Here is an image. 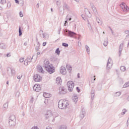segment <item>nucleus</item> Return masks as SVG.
<instances>
[{
	"instance_id": "f257e3e1",
	"label": "nucleus",
	"mask_w": 129,
	"mask_h": 129,
	"mask_svg": "<svg viewBox=\"0 0 129 129\" xmlns=\"http://www.w3.org/2000/svg\"><path fill=\"white\" fill-rule=\"evenodd\" d=\"M69 105L68 101L66 100H60L58 102V108L60 109H66Z\"/></svg>"
},
{
	"instance_id": "f03ea898",
	"label": "nucleus",
	"mask_w": 129,
	"mask_h": 129,
	"mask_svg": "<svg viewBox=\"0 0 129 129\" xmlns=\"http://www.w3.org/2000/svg\"><path fill=\"white\" fill-rule=\"evenodd\" d=\"M45 116L46 119L49 118V117H56V116H58V114L56 112H53L51 110L47 111L46 113L45 114Z\"/></svg>"
},
{
	"instance_id": "7ed1b4c3",
	"label": "nucleus",
	"mask_w": 129,
	"mask_h": 129,
	"mask_svg": "<svg viewBox=\"0 0 129 129\" xmlns=\"http://www.w3.org/2000/svg\"><path fill=\"white\" fill-rule=\"evenodd\" d=\"M67 86L70 92H72V90H73V88H74V83L73 81H69L67 83Z\"/></svg>"
},
{
	"instance_id": "20e7f679",
	"label": "nucleus",
	"mask_w": 129,
	"mask_h": 129,
	"mask_svg": "<svg viewBox=\"0 0 129 129\" xmlns=\"http://www.w3.org/2000/svg\"><path fill=\"white\" fill-rule=\"evenodd\" d=\"M8 75L10 77H12V76H15L16 73V71L14 70V69H11V68H7Z\"/></svg>"
},
{
	"instance_id": "39448f33",
	"label": "nucleus",
	"mask_w": 129,
	"mask_h": 129,
	"mask_svg": "<svg viewBox=\"0 0 129 129\" xmlns=\"http://www.w3.org/2000/svg\"><path fill=\"white\" fill-rule=\"evenodd\" d=\"M59 93L61 95L63 94H66V93H67V89H66V88L63 86H61L59 87Z\"/></svg>"
},
{
	"instance_id": "423d86ee",
	"label": "nucleus",
	"mask_w": 129,
	"mask_h": 129,
	"mask_svg": "<svg viewBox=\"0 0 129 129\" xmlns=\"http://www.w3.org/2000/svg\"><path fill=\"white\" fill-rule=\"evenodd\" d=\"M46 71L49 73V74H52L55 72V68L53 67V65L50 64L47 69H46Z\"/></svg>"
},
{
	"instance_id": "0eeeda50",
	"label": "nucleus",
	"mask_w": 129,
	"mask_h": 129,
	"mask_svg": "<svg viewBox=\"0 0 129 129\" xmlns=\"http://www.w3.org/2000/svg\"><path fill=\"white\" fill-rule=\"evenodd\" d=\"M32 60H33V57H31L30 55L28 56L24 61V65H25V66H27V65L29 64V63H31V62H32Z\"/></svg>"
},
{
	"instance_id": "6e6552de",
	"label": "nucleus",
	"mask_w": 129,
	"mask_h": 129,
	"mask_svg": "<svg viewBox=\"0 0 129 129\" xmlns=\"http://www.w3.org/2000/svg\"><path fill=\"white\" fill-rule=\"evenodd\" d=\"M120 6L122 10H123V12H125L126 13L127 12V11H129V8L126 6L125 3H122L120 5Z\"/></svg>"
},
{
	"instance_id": "1a4fd4ad",
	"label": "nucleus",
	"mask_w": 129,
	"mask_h": 129,
	"mask_svg": "<svg viewBox=\"0 0 129 129\" xmlns=\"http://www.w3.org/2000/svg\"><path fill=\"white\" fill-rule=\"evenodd\" d=\"M66 19L67 21H68V20L69 21L74 20V19H75V15H74V14H73V13H70L67 15Z\"/></svg>"
},
{
	"instance_id": "9d476101",
	"label": "nucleus",
	"mask_w": 129,
	"mask_h": 129,
	"mask_svg": "<svg viewBox=\"0 0 129 129\" xmlns=\"http://www.w3.org/2000/svg\"><path fill=\"white\" fill-rule=\"evenodd\" d=\"M33 79L35 82H39L42 80V77L38 74L34 75Z\"/></svg>"
},
{
	"instance_id": "9b49d317",
	"label": "nucleus",
	"mask_w": 129,
	"mask_h": 129,
	"mask_svg": "<svg viewBox=\"0 0 129 129\" xmlns=\"http://www.w3.org/2000/svg\"><path fill=\"white\" fill-rule=\"evenodd\" d=\"M112 67V60L110 57H109L108 62L107 63V69L109 70Z\"/></svg>"
},
{
	"instance_id": "f8f14e48",
	"label": "nucleus",
	"mask_w": 129,
	"mask_h": 129,
	"mask_svg": "<svg viewBox=\"0 0 129 129\" xmlns=\"http://www.w3.org/2000/svg\"><path fill=\"white\" fill-rule=\"evenodd\" d=\"M33 90H34V91H36V92H39V91L41 90V87H40V85L35 84L33 86Z\"/></svg>"
},
{
	"instance_id": "ddd939ff",
	"label": "nucleus",
	"mask_w": 129,
	"mask_h": 129,
	"mask_svg": "<svg viewBox=\"0 0 129 129\" xmlns=\"http://www.w3.org/2000/svg\"><path fill=\"white\" fill-rule=\"evenodd\" d=\"M50 65L48 60L45 59L44 61L43 67H44L45 69H47Z\"/></svg>"
},
{
	"instance_id": "4468645a",
	"label": "nucleus",
	"mask_w": 129,
	"mask_h": 129,
	"mask_svg": "<svg viewBox=\"0 0 129 129\" xmlns=\"http://www.w3.org/2000/svg\"><path fill=\"white\" fill-rule=\"evenodd\" d=\"M75 35H76V33L74 32L69 31L68 32V36L71 37V38H73Z\"/></svg>"
},
{
	"instance_id": "2eb2a0df",
	"label": "nucleus",
	"mask_w": 129,
	"mask_h": 129,
	"mask_svg": "<svg viewBox=\"0 0 129 129\" xmlns=\"http://www.w3.org/2000/svg\"><path fill=\"white\" fill-rule=\"evenodd\" d=\"M40 35L41 37H42L43 38H45L46 39H48L49 38V35H46L45 36V34H44V32H43V30H41L40 31Z\"/></svg>"
},
{
	"instance_id": "dca6fc26",
	"label": "nucleus",
	"mask_w": 129,
	"mask_h": 129,
	"mask_svg": "<svg viewBox=\"0 0 129 129\" xmlns=\"http://www.w3.org/2000/svg\"><path fill=\"white\" fill-rule=\"evenodd\" d=\"M60 73L63 75L66 74V68L64 67H61L60 68Z\"/></svg>"
},
{
	"instance_id": "f3484780",
	"label": "nucleus",
	"mask_w": 129,
	"mask_h": 129,
	"mask_svg": "<svg viewBox=\"0 0 129 129\" xmlns=\"http://www.w3.org/2000/svg\"><path fill=\"white\" fill-rule=\"evenodd\" d=\"M56 83H57L58 85H61V84H62V80H61V78L58 77L56 79Z\"/></svg>"
},
{
	"instance_id": "a211bd4d",
	"label": "nucleus",
	"mask_w": 129,
	"mask_h": 129,
	"mask_svg": "<svg viewBox=\"0 0 129 129\" xmlns=\"http://www.w3.org/2000/svg\"><path fill=\"white\" fill-rule=\"evenodd\" d=\"M16 121L9 120V124L10 126H15V125H16Z\"/></svg>"
},
{
	"instance_id": "6ab92c4d",
	"label": "nucleus",
	"mask_w": 129,
	"mask_h": 129,
	"mask_svg": "<svg viewBox=\"0 0 129 129\" xmlns=\"http://www.w3.org/2000/svg\"><path fill=\"white\" fill-rule=\"evenodd\" d=\"M9 120H13L17 121V119L16 118V116L15 115H11L9 117Z\"/></svg>"
},
{
	"instance_id": "aec40b11",
	"label": "nucleus",
	"mask_w": 129,
	"mask_h": 129,
	"mask_svg": "<svg viewBox=\"0 0 129 129\" xmlns=\"http://www.w3.org/2000/svg\"><path fill=\"white\" fill-rule=\"evenodd\" d=\"M123 47V43H121L119 46V56H120V54H121V51H122Z\"/></svg>"
},
{
	"instance_id": "412c9836",
	"label": "nucleus",
	"mask_w": 129,
	"mask_h": 129,
	"mask_svg": "<svg viewBox=\"0 0 129 129\" xmlns=\"http://www.w3.org/2000/svg\"><path fill=\"white\" fill-rule=\"evenodd\" d=\"M63 10H69V9H70V7H69V6L68 5H67V4L64 3L63 4Z\"/></svg>"
},
{
	"instance_id": "4be33fe9",
	"label": "nucleus",
	"mask_w": 129,
	"mask_h": 129,
	"mask_svg": "<svg viewBox=\"0 0 129 129\" xmlns=\"http://www.w3.org/2000/svg\"><path fill=\"white\" fill-rule=\"evenodd\" d=\"M95 94H94V90L93 89H92L91 92V99L93 100L94 99V96Z\"/></svg>"
},
{
	"instance_id": "5701e85b",
	"label": "nucleus",
	"mask_w": 129,
	"mask_h": 129,
	"mask_svg": "<svg viewBox=\"0 0 129 129\" xmlns=\"http://www.w3.org/2000/svg\"><path fill=\"white\" fill-rule=\"evenodd\" d=\"M85 12L86 16H87V17H88V18H91V13H90V12H89V11H88V10L85 11Z\"/></svg>"
},
{
	"instance_id": "b1692460",
	"label": "nucleus",
	"mask_w": 129,
	"mask_h": 129,
	"mask_svg": "<svg viewBox=\"0 0 129 129\" xmlns=\"http://www.w3.org/2000/svg\"><path fill=\"white\" fill-rule=\"evenodd\" d=\"M9 106V103H6L3 105V109L4 110H7L8 109V107Z\"/></svg>"
},
{
	"instance_id": "393cba45",
	"label": "nucleus",
	"mask_w": 129,
	"mask_h": 129,
	"mask_svg": "<svg viewBox=\"0 0 129 129\" xmlns=\"http://www.w3.org/2000/svg\"><path fill=\"white\" fill-rule=\"evenodd\" d=\"M0 48L1 49H6L7 48V45H6V44L5 43H1L0 44Z\"/></svg>"
},
{
	"instance_id": "a878e982",
	"label": "nucleus",
	"mask_w": 129,
	"mask_h": 129,
	"mask_svg": "<svg viewBox=\"0 0 129 129\" xmlns=\"http://www.w3.org/2000/svg\"><path fill=\"white\" fill-rule=\"evenodd\" d=\"M73 100L74 101V102H77V101H78V97H77V95H75L73 97Z\"/></svg>"
},
{
	"instance_id": "bb28decb",
	"label": "nucleus",
	"mask_w": 129,
	"mask_h": 129,
	"mask_svg": "<svg viewBox=\"0 0 129 129\" xmlns=\"http://www.w3.org/2000/svg\"><path fill=\"white\" fill-rule=\"evenodd\" d=\"M38 72H40V73H44V70H43V68H42V67L41 66L38 67Z\"/></svg>"
},
{
	"instance_id": "cd10ccee",
	"label": "nucleus",
	"mask_w": 129,
	"mask_h": 129,
	"mask_svg": "<svg viewBox=\"0 0 129 129\" xmlns=\"http://www.w3.org/2000/svg\"><path fill=\"white\" fill-rule=\"evenodd\" d=\"M43 96L45 98H49V97H51L50 94H48L47 93H44Z\"/></svg>"
},
{
	"instance_id": "c85d7f7f",
	"label": "nucleus",
	"mask_w": 129,
	"mask_h": 129,
	"mask_svg": "<svg viewBox=\"0 0 129 129\" xmlns=\"http://www.w3.org/2000/svg\"><path fill=\"white\" fill-rule=\"evenodd\" d=\"M103 45L105 47H106V46H107V45H108V38H106V39H105L104 40Z\"/></svg>"
},
{
	"instance_id": "c756f323",
	"label": "nucleus",
	"mask_w": 129,
	"mask_h": 129,
	"mask_svg": "<svg viewBox=\"0 0 129 129\" xmlns=\"http://www.w3.org/2000/svg\"><path fill=\"white\" fill-rule=\"evenodd\" d=\"M85 114V111L82 110L81 111V114L80 115V117L82 119L84 117V115Z\"/></svg>"
},
{
	"instance_id": "7c9ffc66",
	"label": "nucleus",
	"mask_w": 129,
	"mask_h": 129,
	"mask_svg": "<svg viewBox=\"0 0 129 129\" xmlns=\"http://www.w3.org/2000/svg\"><path fill=\"white\" fill-rule=\"evenodd\" d=\"M129 87V82H126L123 86V88H126V87Z\"/></svg>"
},
{
	"instance_id": "2f4dec72",
	"label": "nucleus",
	"mask_w": 129,
	"mask_h": 129,
	"mask_svg": "<svg viewBox=\"0 0 129 129\" xmlns=\"http://www.w3.org/2000/svg\"><path fill=\"white\" fill-rule=\"evenodd\" d=\"M7 3V0H1L0 1V4H1V5H2L3 6H4V5H5V4Z\"/></svg>"
},
{
	"instance_id": "473e14b6",
	"label": "nucleus",
	"mask_w": 129,
	"mask_h": 129,
	"mask_svg": "<svg viewBox=\"0 0 129 129\" xmlns=\"http://www.w3.org/2000/svg\"><path fill=\"white\" fill-rule=\"evenodd\" d=\"M88 27L90 31H92V26H91V24H90V23L88 22Z\"/></svg>"
},
{
	"instance_id": "72a5a7b5",
	"label": "nucleus",
	"mask_w": 129,
	"mask_h": 129,
	"mask_svg": "<svg viewBox=\"0 0 129 129\" xmlns=\"http://www.w3.org/2000/svg\"><path fill=\"white\" fill-rule=\"evenodd\" d=\"M120 69L121 71L124 72V71H125V67L121 66V67H120Z\"/></svg>"
},
{
	"instance_id": "f704fd0d",
	"label": "nucleus",
	"mask_w": 129,
	"mask_h": 129,
	"mask_svg": "<svg viewBox=\"0 0 129 129\" xmlns=\"http://www.w3.org/2000/svg\"><path fill=\"white\" fill-rule=\"evenodd\" d=\"M121 93L120 92H117L115 93L114 96L117 97L118 96H120Z\"/></svg>"
},
{
	"instance_id": "c9c22d12",
	"label": "nucleus",
	"mask_w": 129,
	"mask_h": 129,
	"mask_svg": "<svg viewBox=\"0 0 129 129\" xmlns=\"http://www.w3.org/2000/svg\"><path fill=\"white\" fill-rule=\"evenodd\" d=\"M86 49L87 52H88V54H89V52H90V49H89V47L87 45H86Z\"/></svg>"
},
{
	"instance_id": "e433bc0d",
	"label": "nucleus",
	"mask_w": 129,
	"mask_h": 129,
	"mask_svg": "<svg viewBox=\"0 0 129 129\" xmlns=\"http://www.w3.org/2000/svg\"><path fill=\"white\" fill-rule=\"evenodd\" d=\"M127 111V110L125 109H123L122 110V112L121 113V115H124V114H125V113Z\"/></svg>"
},
{
	"instance_id": "4c0bfd02",
	"label": "nucleus",
	"mask_w": 129,
	"mask_h": 129,
	"mask_svg": "<svg viewBox=\"0 0 129 129\" xmlns=\"http://www.w3.org/2000/svg\"><path fill=\"white\" fill-rule=\"evenodd\" d=\"M55 53L57 55H60V50H59V48H57L55 50Z\"/></svg>"
},
{
	"instance_id": "58836bf2",
	"label": "nucleus",
	"mask_w": 129,
	"mask_h": 129,
	"mask_svg": "<svg viewBox=\"0 0 129 129\" xmlns=\"http://www.w3.org/2000/svg\"><path fill=\"white\" fill-rule=\"evenodd\" d=\"M12 6V4H11L10 2H8L7 3V8L8 9H11V6Z\"/></svg>"
},
{
	"instance_id": "ea45409f",
	"label": "nucleus",
	"mask_w": 129,
	"mask_h": 129,
	"mask_svg": "<svg viewBox=\"0 0 129 129\" xmlns=\"http://www.w3.org/2000/svg\"><path fill=\"white\" fill-rule=\"evenodd\" d=\"M67 69H68V70H69V71H71V70H72V67H71L70 66H67Z\"/></svg>"
},
{
	"instance_id": "a19ab883",
	"label": "nucleus",
	"mask_w": 129,
	"mask_h": 129,
	"mask_svg": "<svg viewBox=\"0 0 129 129\" xmlns=\"http://www.w3.org/2000/svg\"><path fill=\"white\" fill-rule=\"evenodd\" d=\"M19 36H22V29H21V27H19Z\"/></svg>"
},
{
	"instance_id": "79ce46f5",
	"label": "nucleus",
	"mask_w": 129,
	"mask_h": 129,
	"mask_svg": "<svg viewBox=\"0 0 129 129\" xmlns=\"http://www.w3.org/2000/svg\"><path fill=\"white\" fill-rule=\"evenodd\" d=\"M93 12L95 14V15H97V11H96V9L95 8H93Z\"/></svg>"
},
{
	"instance_id": "37998d69",
	"label": "nucleus",
	"mask_w": 129,
	"mask_h": 129,
	"mask_svg": "<svg viewBox=\"0 0 129 129\" xmlns=\"http://www.w3.org/2000/svg\"><path fill=\"white\" fill-rule=\"evenodd\" d=\"M96 21L98 24H101V21H100V19H99V18H96Z\"/></svg>"
},
{
	"instance_id": "c03bdc74",
	"label": "nucleus",
	"mask_w": 129,
	"mask_h": 129,
	"mask_svg": "<svg viewBox=\"0 0 129 129\" xmlns=\"http://www.w3.org/2000/svg\"><path fill=\"white\" fill-rule=\"evenodd\" d=\"M59 129H67L66 126L62 125L60 127Z\"/></svg>"
},
{
	"instance_id": "a18cd8bd",
	"label": "nucleus",
	"mask_w": 129,
	"mask_h": 129,
	"mask_svg": "<svg viewBox=\"0 0 129 129\" xmlns=\"http://www.w3.org/2000/svg\"><path fill=\"white\" fill-rule=\"evenodd\" d=\"M62 46H63V47H68L69 45L66 43H62Z\"/></svg>"
},
{
	"instance_id": "49530a36",
	"label": "nucleus",
	"mask_w": 129,
	"mask_h": 129,
	"mask_svg": "<svg viewBox=\"0 0 129 129\" xmlns=\"http://www.w3.org/2000/svg\"><path fill=\"white\" fill-rule=\"evenodd\" d=\"M16 97H19L20 96V92L18 91L17 92L16 94Z\"/></svg>"
},
{
	"instance_id": "de8ad7c7",
	"label": "nucleus",
	"mask_w": 129,
	"mask_h": 129,
	"mask_svg": "<svg viewBox=\"0 0 129 129\" xmlns=\"http://www.w3.org/2000/svg\"><path fill=\"white\" fill-rule=\"evenodd\" d=\"M19 16L20 17H21V18H23V17H24V15H23V13H22V12H20Z\"/></svg>"
},
{
	"instance_id": "09e8293b",
	"label": "nucleus",
	"mask_w": 129,
	"mask_h": 129,
	"mask_svg": "<svg viewBox=\"0 0 129 129\" xmlns=\"http://www.w3.org/2000/svg\"><path fill=\"white\" fill-rule=\"evenodd\" d=\"M111 32V33H112V35H114V32H113V31L112 30V29H111V28L110 27H109Z\"/></svg>"
},
{
	"instance_id": "8fccbe9b",
	"label": "nucleus",
	"mask_w": 129,
	"mask_h": 129,
	"mask_svg": "<svg viewBox=\"0 0 129 129\" xmlns=\"http://www.w3.org/2000/svg\"><path fill=\"white\" fill-rule=\"evenodd\" d=\"M34 102V98L33 97H31V99L30 100V102L31 103H33V102Z\"/></svg>"
},
{
	"instance_id": "3c124183",
	"label": "nucleus",
	"mask_w": 129,
	"mask_h": 129,
	"mask_svg": "<svg viewBox=\"0 0 129 129\" xmlns=\"http://www.w3.org/2000/svg\"><path fill=\"white\" fill-rule=\"evenodd\" d=\"M24 58H21L20 59V62H21L22 63V62H24Z\"/></svg>"
},
{
	"instance_id": "603ef678",
	"label": "nucleus",
	"mask_w": 129,
	"mask_h": 129,
	"mask_svg": "<svg viewBox=\"0 0 129 129\" xmlns=\"http://www.w3.org/2000/svg\"><path fill=\"white\" fill-rule=\"evenodd\" d=\"M67 25H68V22H67V20H66L65 21V23H64V27H66V26H67Z\"/></svg>"
},
{
	"instance_id": "864d4df0",
	"label": "nucleus",
	"mask_w": 129,
	"mask_h": 129,
	"mask_svg": "<svg viewBox=\"0 0 129 129\" xmlns=\"http://www.w3.org/2000/svg\"><path fill=\"white\" fill-rule=\"evenodd\" d=\"M77 91L78 93L80 92V89H79V87H77L76 88Z\"/></svg>"
},
{
	"instance_id": "5fc2aeb1",
	"label": "nucleus",
	"mask_w": 129,
	"mask_h": 129,
	"mask_svg": "<svg viewBox=\"0 0 129 129\" xmlns=\"http://www.w3.org/2000/svg\"><path fill=\"white\" fill-rule=\"evenodd\" d=\"M7 57H11V53H7V54L6 55Z\"/></svg>"
},
{
	"instance_id": "6e6d98bb",
	"label": "nucleus",
	"mask_w": 129,
	"mask_h": 129,
	"mask_svg": "<svg viewBox=\"0 0 129 129\" xmlns=\"http://www.w3.org/2000/svg\"><path fill=\"white\" fill-rule=\"evenodd\" d=\"M124 33H125V34H128L129 31L128 30H125Z\"/></svg>"
},
{
	"instance_id": "4d7b16f0",
	"label": "nucleus",
	"mask_w": 129,
	"mask_h": 129,
	"mask_svg": "<svg viewBox=\"0 0 129 129\" xmlns=\"http://www.w3.org/2000/svg\"><path fill=\"white\" fill-rule=\"evenodd\" d=\"M46 44H47V42H44L43 43L42 45H43V46H46Z\"/></svg>"
},
{
	"instance_id": "13d9d810",
	"label": "nucleus",
	"mask_w": 129,
	"mask_h": 129,
	"mask_svg": "<svg viewBox=\"0 0 129 129\" xmlns=\"http://www.w3.org/2000/svg\"><path fill=\"white\" fill-rule=\"evenodd\" d=\"M94 80H93V81H92V83H94V81H95V80H96V78H95V76H94Z\"/></svg>"
},
{
	"instance_id": "bf43d9fd",
	"label": "nucleus",
	"mask_w": 129,
	"mask_h": 129,
	"mask_svg": "<svg viewBox=\"0 0 129 129\" xmlns=\"http://www.w3.org/2000/svg\"><path fill=\"white\" fill-rule=\"evenodd\" d=\"M36 7L38 9H39V8L40 7V4L38 3L36 5Z\"/></svg>"
},
{
	"instance_id": "052dcab7",
	"label": "nucleus",
	"mask_w": 129,
	"mask_h": 129,
	"mask_svg": "<svg viewBox=\"0 0 129 129\" xmlns=\"http://www.w3.org/2000/svg\"><path fill=\"white\" fill-rule=\"evenodd\" d=\"M17 78H18V79H21V78H22V76H18L17 77Z\"/></svg>"
},
{
	"instance_id": "680f3d73",
	"label": "nucleus",
	"mask_w": 129,
	"mask_h": 129,
	"mask_svg": "<svg viewBox=\"0 0 129 129\" xmlns=\"http://www.w3.org/2000/svg\"><path fill=\"white\" fill-rule=\"evenodd\" d=\"M46 129H52V127H51L50 126H47V127H46Z\"/></svg>"
},
{
	"instance_id": "e2e57ef3",
	"label": "nucleus",
	"mask_w": 129,
	"mask_h": 129,
	"mask_svg": "<svg viewBox=\"0 0 129 129\" xmlns=\"http://www.w3.org/2000/svg\"><path fill=\"white\" fill-rule=\"evenodd\" d=\"M56 5H57V6H59L60 5V3H59V2H58V1H57Z\"/></svg>"
},
{
	"instance_id": "0e129e2a",
	"label": "nucleus",
	"mask_w": 129,
	"mask_h": 129,
	"mask_svg": "<svg viewBox=\"0 0 129 129\" xmlns=\"http://www.w3.org/2000/svg\"><path fill=\"white\" fill-rule=\"evenodd\" d=\"M16 4H19V1L18 0H15Z\"/></svg>"
},
{
	"instance_id": "69168bd1",
	"label": "nucleus",
	"mask_w": 129,
	"mask_h": 129,
	"mask_svg": "<svg viewBox=\"0 0 129 129\" xmlns=\"http://www.w3.org/2000/svg\"><path fill=\"white\" fill-rule=\"evenodd\" d=\"M24 46H27L28 45V43H27V42H25L24 43Z\"/></svg>"
},
{
	"instance_id": "338daca9",
	"label": "nucleus",
	"mask_w": 129,
	"mask_h": 129,
	"mask_svg": "<svg viewBox=\"0 0 129 129\" xmlns=\"http://www.w3.org/2000/svg\"><path fill=\"white\" fill-rule=\"evenodd\" d=\"M78 78H80V73L78 74Z\"/></svg>"
},
{
	"instance_id": "774afa93",
	"label": "nucleus",
	"mask_w": 129,
	"mask_h": 129,
	"mask_svg": "<svg viewBox=\"0 0 129 129\" xmlns=\"http://www.w3.org/2000/svg\"><path fill=\"white\" fill-rule=\"evenodd\" d=\"M79 37H78V40H79L80 39V37H81V35H80V34H79Z\"/></svg>"
}]
</instances>
